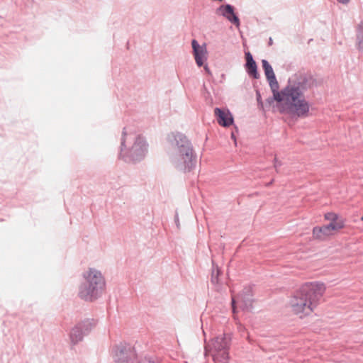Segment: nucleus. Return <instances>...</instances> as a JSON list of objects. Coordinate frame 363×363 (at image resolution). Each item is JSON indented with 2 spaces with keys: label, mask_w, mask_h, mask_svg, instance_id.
Returning <instances> with one entry per match:
<instances>
[{
  "label": "nucleus",
  "mask_w": 363,
  "mask_h": 363,
  "mask_svg": "<svg viewBox=\"0 0 363 363\" xmlns=\"http://www.w3.org/2000/svg\"><path fill=\"white\" fill-rule=\"evenodd\" d=\"M281 162L279 161L277 157L274 159V165L276 169L277 172H279L278 168L281 166Z\"/></svg>",
  "instance_id": "21"
},
{
  "label": "nucleus",
  "mask_w": 363,
  "mask_h": 363,
  "mask_svg": "<svg viewBox=\"0 0 363 363\" xmlns=\"http://www.w3.org/2000/svg\"><path fill=\"white\" fill-rule=\"evenodd\" d=\"M272 39L270 38H269V45H272Z\"/></svg>",
  "instance_id": "28"
},
{
  "label": "nucleus",
  "mask_w": 363,
  "mask_h": 363,
  "mask_svg": "<svg viewBox=\"0 0 363 363\" xmlns=\"http://www.w3.org/2000/svg\"><path fill=\"white\" fill-rule=\"evenodd\" d=\"M361 220L363 221V216H362Z\"/></svg>",
  "instance_id": "29"
},
{
  "label": "nucleus",
  "mask_w": 363,
  "mask_h": 363,
  "mask_svg": "<svg viewBox=\"0 0 363 363\" xmlns=\"http://www.w3.org/2000/svg\"><path fill=\"white\" fill-rule=\"evenodd\" d=\"M220 269L216 267V269L213 268L212 274H211V282L213 284H216L218 283V276L220 274Z\"/></svg>",
  "instance_id": "18"
},
{
  "label": "nucleus",
  "mask_w": 363,
  "mask_h": 363,
  "mask_svg": "<svg viewBox=\"0 0 363 363\" xmlns=\"http://www.w3.org/2000/svg\"><path fill=\"white\" fill-rule=\"evenodd\" d=\"M357 48L363 52V20L359 24L357 30Z\"/></svg>",
  "instance_id": "15"
},
{
  "label": "nucleus",
  "mask_w": 363,
  "mask_h": 363,
  "mask_svg": "<svg viewBox=\"0 0 363 363\" xmlns=\"http://www.w3.org/2000/svg\"><path fill=\"white\" fill-rule=\"evenodd\" d=\"M325 217L327 220H331V222H337L336 220L337 217V215L334 213H327L325 214Z\"/></svg>",
  "instance_id": "20"
},
{
  "label": "nucleus",
  "mask_w": 363,
  "mask_h": 363,
  "mask_svg": "<svg viewBox=\"0 0 363 363\" xmlns=\"http://www.w3.org/2000/svg\"><path fill=\"white\" fill-rule=\"evenodd\" d=\"M230 342V335L226 333L218 335L212 340V356L215 362H228Z\"/></svg>",
  "instance_id": "6"
},
{
  "label": "nucleus",
  "mask_w": 363,
  "mask_h": 363,
  "mask_svg": "<svg viewBox=\"0 0 363 363\" xmlns=\"http://www.w3.org/2000/svg\"><path fill=\"white\" fill-rule=\"evenodd\" d=\"M113 359L115 363H138L135 348L128 343L121 342L112 349Z\"/></svg>",
  "instance_id": "7"
},
{
  "label": "nucleus",
  "mask_w": 363,
  "mask_h": 363,
  "mask_svg": "<svg viewBox=\"0 0 363 363\" xmlns=\"http://www.w3.org/2000/svg\"><path fill=\"white\" fill-rule=\"evenodd\" d=\"M216 13L225 18L229 22L238 28L240 25V21L238 16L235 13V8L230 4L220 5L216 9Z\"/></svg>",
  "instance_id": "12"
},
{
  "label": "nucleus",
  "mask_w": 363,
  "mask_h": 363,
  "mask_svg": "<svg viewBox=\"0 0 363 363\" xmlns=\"http://www.w3.org/2000/svg\"><path fill=\"white\" fill-rule=\"evenodd\" d=\"M214 113L217 117L218 123L223 127H229L234 122L233 115L229 110L216 107L214 109Z\"/></svg>",
  "instance_id": "14"
},
{
  "label": "nucleus",
  "mask_w": 363,
  "mask_h": 363,
  "mask_svg": "<svg viewBox=\"0 0 363 363\" xmlns=\"http://www.w3.org/2000/svg\"><path fill=\"white\" fill-rule=\"evenodd\" d=\"M247 72H248V74L255 78V79H257L259 77V73H258V69H247Z\"/></svg>",
  "instance_id": "19"
},
{
  "label": "nucleus",
  "mask_w": 363,
  "mask_h": 363,
  "mask_svg": "<svg viewBox=\"0 0 363 363\" xmlns=\"http://www.w3.org/2000/svg\"><path fill=\"white\" fill-rule=\"evenodd\" d=\"M138 363H161V361L156 357H145L144 359L139 360Z\"/></svg>",
  "instance_id": "17"
},
{
  "label": "nucleus",
  "mask_w": 363,
  "mask_h": 363,
  "mask_svg": "<svg viewBox=\"0 0 363 363\" xmlns=\"http://www.w3.org/2000/svg\"><path fill=\"white\" fill-rule=\"evenodd\" d=\"M245 55L246 60L245 68H257V63L255 61L252 55L249 51H247L245 52Z\"/></svg>",
  "instance_id": "16"
},
{
  "label": "nucleus",
  "mask_w": 363,
  "mask_h": 363,
  "mask_svg": "<svg viewBox=\"0 0 363 363\" xmlns=\"http://www.w3.org/2000/svg\"><path fill=\"white\" fill-rule=\"evenodd\" d=\"M148 144L140 135H135L123 128L121 138L119 157L126 162L143 160L147 153Z\"/></svg>",
  "instance_id": "3"
},
{
  "label": "nucleus",
  "mask_w": 363,
  "mask_h": 363,
  "mask_svg": "<svg viewBox=\"0 0 363 363\" xmlns=\"http://www.w3.org/2000/svg\"><path fill=\"white\" fill-rule=\"evenodd\" d=\"M96 325L94 319H86L74 326L70 333L69 337L73 345L77 344L83 340L84 336L88 335Z\"/></svg>",
  "instance_id": "8"
},
{
  "label": "nucleus",
  "mask_w": 363,
  "mask_h": 363,
  "mask_svg": "<svg viewBox=\"0 0 363 363\" xmlns=\"http://www.w3.org/2000/svg\"><path fill=\"white\" fill-rule=\"evenodd\" d=\"M262 68H272L267 60H262Z\"/></svg>",
  "instance_id": "22"
},
{
  "label": "nucleus",
  "mask_w": 363,
  "mask_h": 363,
  "mask_svg": "<svg viewBox=\"0 0 363 363\" xmlns=\"http://www.w3.org/2000/svg\"><path fill=\"white\" fill-rule=\"evenodd\" d=\"M175 223H176L177 226L179 228V217H178L177 214H176V216H175Z\"/></svg>",
  "instance_id": "26"
},
{
  "label": "nucleus",
  "mask_w": 363,
  "mask_h": 363,
  "mask_svg": "<svg viewBox=\"0 0 363 363\" xmlns=\"http://www.w3.org/2000/svg\"><path fill=\"white\" fill-rule=\"evenodd\" d=\"M231 138L235 140V142L236 143V138H235V134L233 133H232L231 134Z\"/></svg>",
  "instance_id": "27"
},
{
  "label": "nucleus",
  "mask_w": 363,
  "mask_h": 363,
  "mask_svg": "<svg viewBox=\"0 0 363 363\" xmlns=\"http://www.w3.org/2000/svg\"><path fill=\"white\" fill-rule=\"evenodd\" d=\"M286 96L284 109L289 113L303 118L308 116L310 106L304 99L303 92L298 85L289 84L283 89Z\"/></svg>",
  "instance_id": "5"
},
{
  "label": "nucleus",
  "mask_w": 363,
  "mask_h": 363,
  "mask_svg": "<svg viewBox=\"0 0 363 363\" xmlns=\"http://www.w3.org/2000/svg\"><path fill=\"white\" fill-rule=\"evenodd\" d=\"M252 291L251 286H246L242 291L235 298L232 297L233 312L235 313V305L239 303L242 310L249 311L252 306Z\"/></svg>",
  "instance_id": "10"
},
{
  "label": "nucleus",
  "mask_w": 363,
  "mask_h": 363,
  "mask_svg": "<svg viewBox=\"0 0 363 363\" xmlns=\"http://www.w3.org/2000/svg\"><path fill=\"white\" fill-rule=\"evenodd\" d=\"M336 1L338 3L343 4V5H347L350 1V0H336Z\"/></svg>",
  "instance_id": "24"
},
{
  "label": "nucleus",
  "mask_w": 363,
  "mask_h": 363,
  "mask_svg": "<svg viewBox=\"0 0 363 363\" xmlns=\"http://www.w3.org/2000/svg\"><path fill=\"white\" fill-rule=\"evenodd\" d=\"M325 287L320 282H307L303 284L291 296L289 305L291 311L301 318L309 315L316 306Z\"/></svg>",
  "instance_id": "2"
},
{
  "label": "nucleus",
  "mask_w": 363,
  "mask_h": 363,
  "mask_svg": "<svg viewBox=\"0 0 363 363\" xmlns=\"http://www.w3.org/2000/svg\"><path fill=\"white\" fill-rule=\"evenodd\" d=\"M172 148L169 152L172 166L184 173L191 172L196 166L197 156L191 141L186 135L177 133L169 136Z\"/></svg>",
  "instance_id": "1"
},
{
  "label": "nucleus",
  "mask_w": 363,
  "mask_h": 363,
  "mask_svg": "<svg viewBox=\"0 0 363 363\" xmlns=\"http://www.w3.org/2000/svg\"><path fill=\"white\" fill-rule=\"evenodd\" d=\"M257 102L259 104H262V101H261V96H260V94L258 91L257 92Z\"/></svg>",
  "instance_id": "25"
},
{
  "label": "nucleus",
  "mask_w": 363,
  "mask_h": 363,
  "mask_svg": "<svg viewBox=\"0 0 363 363\" xmlns=\"http://www.w3.org/2000/svg\"><path fill=\"white\" fill-rule=\"evenodd\" d=\"M106 289V279L101 272L89 267L82 273V279L79 286V297L89 302L99 298Z\"/></svg>",
  "instance_id": "4"
},
{
  "label": "nucleus",
  "mask_w": 363,
  "mask_h": 363,
  "mask_svg": "<svg viewBox=\"0 0 363 363\" xmlns=\"http://www.w3.org/2000/svg\"><path fill=\"white\" fill-rule=\"evenodd\" d=\"M342 228L343 224L342 223L334 221L322 226H315L313 229V237L316 240H324L328 236L332 234L333 230Z\"/></svg>",
  "instance_id": "11"
},
{
  "label": "nucleus",
  "mask_w": 363,
  "mask_h": 363,
  "mask_svg": "<svg viewBox=\"0 0 363 363\" xmlns=\"http://www.w3.org/2000/svg\"><path fill=\"white\" fill-rule=\"evenodd\" d=\"M191 46L196 63L200 67L203 65L207 60L206 45L205 43L200 45L196 39H193L191 40Z\"/></svg>",
  "instance_id": "13"
},
{
  "label": "nucleus",
  "mask_w": 363,
  "mask_h": 363,
  "mask_svg": "<svg viewBox=\"0 0 363 363\" xmlns=\"http://www.w3.org/2000/svg\"><path fill=\"white\" fill-rule=\"evenodd\" d=\"M265 72L266 77L269 82L273 96L266 99V104L270 106L274 101L277 102H282L286 101V96L283 93V89L279 91V84L276 79L274 69H264Z\"/></svg>",
  "instance_id": "9"
},
{
  "label": "nucleus",
  "mask_w": 363,
  "mask_h": 363,
  "mask_svg": "<svg viewBox=\"0 0 363 363\" xmlns=\"http://www.w3.org/2000/svg\"><path fill=\"white\" fill-rule=\"evenodd\" d=\"M204 71H205V74H206L209 77H213V73L211 72V69H204Z\"/></svg>",
  "instance_id": "23"
}]
</instances>
